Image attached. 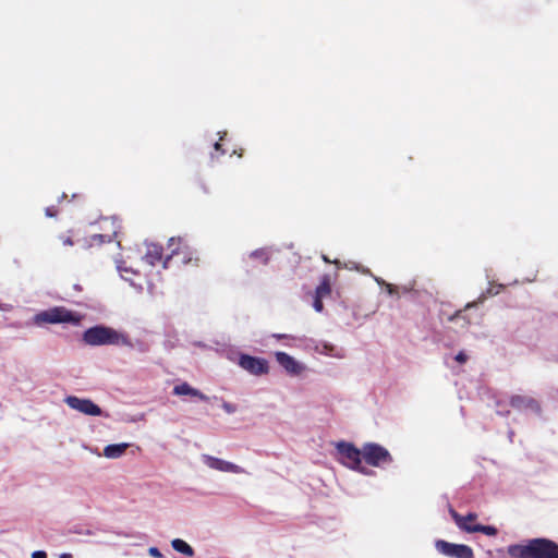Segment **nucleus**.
I'll list each match as a JSON object with an SVG mask.
<instances>
[{
	"label": "nucleus",
	"instance_id": "f257e3e1",
	"mask_svg": "<svg viewBox=\"0 0 558 558\" xmlns=\"http://www.w3.org/2000/svg\"><path fill=\"white\" fill-rule=\"evenodd\" d=\"M510 558H558V544L549 538L537 537L507 548Z\"/></svg>",
	"mask_w": 558,
	"mask_h": 558
},
{
	"label": "nucleus",
	"instance_id": "f03ea898",
	"mask_svg": "<svg viewBox=\"0 0 558 558\" xmlns=\"http://www.w3.org/2000/svg\"><path fill=\"white\" fill-rule=\"evenodd\" d=\"M83 340L85 343L93 347L132 345L126 335L104 325H97L86 329L83 333Z\"/></svg>",
	"mask_w": 558,
	"mask_h": 558
},
{
	"label": "nucleus",
	"instance_id": "7ed1b4c3",
	"mask_svg": "<svg viewBox=\"0 0 558 558\" xmlns=\"http://www.w3.org/2000/svg\"><path fill=\"white\" fill-rule=\"evenodd\" d=\"M336 450L339 456L338 460L345 466L360 471L368 475L371 471L361 465L362 463V449H357L353 444L347 441H339L336 444Z\"/></svg>",
	"mask_w": 558,
	"mask_h": 558
},
{
	"label": "nucleus",
	"instance_id": "20e7f679",
	"mask_svg": "<svg viewBox=\"0 0 558 558\" xmlns=\"http://www.w3.org/2000/svg\"><path fill=\"white\" fill-rule=\"evenodd\" d=\"M34 320L37 325L62 323L77 325L81 316L64 307H52L36 314Z\"/></svg>",
	"mask_w": 558,
	"mask_h": 558
},
{
	"label": "nucleus",
	"instance_id": "39448f33",
	"mask_svg": "<svg viewBox=\"0 0 558 558\" xmlns=\"http://www.w3.org/2000/svg\"><path fill=\"white\" fill-rule=\"evenodd\" d=\"M362 457L366 463L377 468L389 464L392 461L389 451L383 446L374 442H368L363 446Z\"/></svg>",
	"mask_w": 558,
	"mask_h": 558
},
{
	"label": "nucleus",
	"instance_id": "423d86ee",
	"mask_svg": "<svg viewBox=\"0 0 558 558\" xmlns=\"http://www.w3.org/2000/svg\"><path fill=\"white\" fill-rule=\"evenodd\" d=\"M436 550L447 557L451 558H474L473 549L464 544L449 543L444 539L435 542Z\"/></svg>",
	"mask_w": 558,
	"mask_h": 558
},
{
	"label": "nucleus",
	"instance_id": "0eeeda50",
	"mask_svg": "<svg viewBox=\"0 0 558 558\" xmlns=\"http://www.w3.org/2000/svg\"><path fill=\"white\" fill-rule=\"evenodd\" d=\"M64 402L71 409H73L80 413H83L85 415H89V416L105 415L106 417L108 416V414H105L102 412V410L96 403H94L90 399L78 398L76 396H68L64 399Z\"/></svg>",
	"mask_w": 558,
	"mask_h": 558
},
{
	"label": "nucleus",
	"instance_id": "6e6552de",
	"mask_svg": "<svg viewBox=\"0 0 558 558\" xmlns=\"http://www.w3.org/2000/svg\"><path fill=\"white\" fill-rule=\"evenodd\" d=\"M201 460L206 466L215 471L223 473L247 474L246 470L242 466L220 458H216L209 454H202Z\"/></svg>",
	"mask_w": 558,
	"mask_h": 558
},
{
	"label": "nucleus",
	"instance_id": "1a4fd4ad",
	"mask_svg": "<svg viewBox=\"0 0 558 558\" xmlns=\"http://www.w3.org/2000/svg\"><path fill=\"white\" fill-rule=\"evenodd\" d=\"M239 365L252 375L259 376L269 371L268 362L265 359L241 354Z\"/></svg>",
	"mask_w": 558,
	"mask_h": 558
},
{
	"label": "nucleus",
	"instance_id": "9d476101",
	"mask_svg": "<svg viewBox=\"0 0 558 558\" xmlns=\"http://www.w3.org/2000/svg\"><path fill=\"white\" fill-rule=\"evenodd\" d=\"M275 357L278 364L291 376H300L307 369L304 363L286 352L278 351L275 353Z\"/></svg>",
	"mask_w": 558,
	"mask_h": 558
},
{
	"label": "nucleus",
	"instance_id": "9b49d317",
	"mask_svg": "<svg viewBox=\"0 0 558 558\" xmlns=\"http://www.w3.org/2000/svg\"><path fill=\"white\" fill-rule=\"evenodd\" d=\"M510 404L512 408L519 411H526L538 414L541 411L539 403L532 397L529 396H512L510 399Z\"/></svg>",
	"mask_w": 558,
	"mask_h": 558
},
{
	"label": "nucleus",
	"instance_id": "f8f14e48",
	"mask_svg": "<svg viewBox=\"0 0 558 558\" xmlns=\"http://www.w3.org/2000/svg\"><path fill=\"white\" fill-rule=\"evenodd\" d=\"M314 350L318 354L331 356L339 360L344 359L347 356V352L343 348L337 347L327 341L317 342Z\"/></svg>",
	"mask_w": 558,
	"mask_h": 558
},
{
	"label": "nucleus",
	"instance_id": "ddd939ff",
	"mask_svg": "<svg viewBox=\"0 0 558 558\" xmlns=\"http://www.w3.org/2000/svg\"><path fill=\"white\" fill-rule=\"evenodd\" d=\"M172 392L175 396H191V397H195L202 401L208 400V397L206 395H204L198 389L193 388L187 383H182L180 385L174 386Z\"/></svg>",
	"mask_w": 558,
	"mask_h": 558
},
{
	"label": "nucleus",
	"instance_id": "4468645a",
	"mask_svg": "<svg viewBox=\"0 0 558 558\" xmlns=\"http://www.w3.org/2000/svg\"><path fill=\"white\" fill-rule=\"evenodd\" d=\"M464 520L459 519V527L468 533H483L487 536H495L498 533V530L493 525H483V524H474V525H464Z\"/></svg>",
	"mask_w": 558,
	"mask_h": 558
},
{
	"label": "nucleus",
	"instance_id": "2eb2a0df",
	"mask_svg": "<svg viewBox=\"0 0 558 558\" xmlns=\"http://www.w3.org/2000/svg\"><path fill=\"white\" fill-rule=\"evenodd\" d=\"M128 447L126 442L108 445L104 448L102 454L108 459H118L124 454Z\"/></svg>",
	"mask_w": 558,
	"mask_h": 558
},
{
	"label": "nucleus",
	"instance_id": "dca6fc26",
	"mask_svg": "<svg viewBox=\"0 0 558 558\" xmlns=\"http://www.w3.org/2000/svg\"><path fill=\"white\" fill-rule=\"evenodd\" d=\"M162 248L157 244H147V252L144 256V259L149 265L154 266L158 260L161 259Z\"/></svg>",
	"mask_w": 558,
	"mask_h": 558
},
{
	"label": "nucleus",
	"instance_id": "f3484780",
	"mask_svg": "<svg viewBox=\"0 0 558 558\" xmlns=\"http://www.w3.org/2000/svg\"><path fill=\"white\" fill-rule=\"evenodd\" d=\"M171 546L172 548L180 553V554H183L187 557H192L194 556L195 551L194 549L192 548V546H190L185 541L181 539V538H174L171 541Z\"/></svg>",
	"mask_w": 558,
	"mask_h": 558
},
{
	"label": "nucleus",
	"instance_id": "a211bd4d",
	"mask_svg": "<svg viewBox=\"0 0 558 558\" xmlns=\"http://www.w3.org/2000/svg\"><path fill=\"white\" fill-rule=\"evenodd\" d=\"M502 287H504L502 284H498V287H497V289H496V290H495L494 288H488V289H487V291H486V293H483V294L478 298V300H477V301L472 302V303H469V304L466 305V308L474 307V306H476L478 303H482V302L486 299V296H487V295H496V294H498V293L500 292V290L502 289Z\"/></svg>",
	"mask_w": 558,
	"mask_h": 558
},
{
	"label": "nucleus",
	"instance_id": "6ab92c4d",
	"mask_svg": "<svg viewBox=\"0 0 558 558\" xmlns=\"http://www.w3.org/2000/svg\"><path fill=\"white\" fill-rule=\"evenodd\" d=\"M118 268V271L120 272V276L126 280V281H130L131 286L135 287L138 291H142L143 290V287L141 284H135L132 280H130L125 274H135V271L132 269V268H128V267H124L122 264H119L117 266Z\"/></svg>",
	"mask_w": 558,
	"mask_h": 558
},
{
	"label": "nucleus",
	"instance_id": "aec40b11",
	"mask_svg": "<svg viewBox=\"0 0 558 558\" xmlns=\"http://www.w3.org/2000/svg\"><path fill=\"white\" fill-rule=\"evenodd\" d=\"M452 518L456 524L459 526V519L464 520V525H472L471 522L475 521L477 515L475 513H469L468 515H460L459 513L451 511Z\"/></svg>",
	"mask_w": 558,
	"mask_h": 558
},
{
	"label": "nucleus",
	"instance_id": "412c9836",
	"mask_svg": "<svg viewBox=\"0 0 558 558\" xmlns=\"http://www.w3.org/2000/svg\"><path fill=\"white\" fill-rule=\"evenodd\" d=\"M330 293V286L327 278L320 282V284L316 288V295L320 298H325Z\"/></svg>",
	"mask_w": 558,
	"mask_h": 558
},
{
	"label": "nucleus",
	"instance_id": "4be33fe9",
	"mask_svg": "<svg viewBox=\"0 0 558 558\" xmlns=\"http://www.w3.org/2000/svg\"><path fill=\"white\" fill-rule=\"evenodd\" d=\"M250 257L252 258H259L262 259V262L264 264H266L269 259V252L267 248H258V250H255L253 251L251 254H250Z\"/></svg>",
	"mask_w": 558,
	"mask_h": 558
},
{
	"label": "nucleus",
	"instance_id": "5701e85b",
	"mask_svg": "<svg viewBox=\"0 0 558 558\" xmlns=\"http://www.w3.org/2000/svg\"><path fill=\"white\" fill-rule=\"evenodd\" d=\"M375 281L379 284V286H384L386 287L387 289V292L390 294V295H397L398 294V290L399 288L391 284V283H388L386 282L385 280H383L381 278L379 277H374Z\"/></svg>",
	"mask_w": 558,
	"mask_h": 558
},
{
	"label": "nucleus",
	"instance_id": "b1692460",
	"mask_svg": "<svg viewBox=\"0 0 558 558\" xmlns=\"http://www.w3.org/2000/svg\"><path fill=\"white\" fill-rule=\"evenodd\" d=\"M178 248H172V254L167 256L163 260V268H169L173 255H178Z\"/></svg>",
	"mask_w": 558,
	"mask_h": 558
},
{
	"label": "nucleus",
	"instance_id": "393cba45",
	"mask_svg": "<svg viewBox=\"0 0 558 558\" xmlns=\"http://www.w3.org/2000/svg\"><path fill=\"white\" fill-rule=\"evenodd\" d=\"M222 409H223L227 413H229V414H232V413H234V412L236 411L235 405H234V404H232V403H229V402H223V403H222Z\"/></svg>",
	"mask_w": 558,
	"mask_h": 558
},
{
	"label": "nucleus",
	"instance_id": "a878e982",
	"mask_svg": "<svg viewBox=\"0 0 558 558\" xmlns=\"http://www.w3.org/2000/svg\"><path fill=\"white\" fill-rule=\"evenodd\" d=\"M92 240H97L99 243H104V242H110L111 241V238L108 236V235H104V234H95L92 236Z\"/></svg>",
	"mask_w": 558,
	"mask_h": 558
},
{
	"label": "nucleus",
	"instance_id": "bb28decb",
	"mask_svg": "<svg viewBox=\"0 0 558 558\" xmlns=\"http://www.w3.org/2000/svg\"><path fill=\"white\" fill-rule=\"evenodd\" d=\"M148 554L154 558H163V555L157 547H150Z\"/></svg>",
	"mask_w": 558,
	"mask_h": 558
},
{
	"label": "nucleus",
	"instance_id": "cd10ccee",
	"mask_svg": "<svg viewBox=\"0 0 558 558\" xmlns=\"http://www.w3.org/2000/svg\"><path fill=\"white\" fill-rule=\"evenodd\" d=\"M322 299L323 298L316 295V298L314 300L313 306H314L315 311H317V312L323 311L324 305H323Z\"/></svg>",
	"mask_w": 558,
	"mask_h": 558
},
{
	"label": "nucleus",
	"instance_id": "c85d7f7f",
	"mask_svg": "<svg viewBox=\"0 0 558 558\" xmlns=\"http://www.w3.org/2000/svg\"><path fill=\"white\" fill-rule=\"evenodd\" d=\"M454 360L458 363L463 364L468 361V355L463 351H461L454 356Z\"/></svg>",
	"mask_w": 558,
	"mask_h": 558
},
{
	"label": "nucleus",
	"instance_id": "c756f323",
	"mask_svg": "<svg viewBox=\"0 0 558 558\" xmlns=\"http://www.w3.org/2000/svg\"><path fill=\"white\" fill-rule=\"evenodd\" d=\"M32 558H47V554L43 550H37L32 554Z\"/></svg>",
	"mask_w": 558,
	"mask_h": 558
},
{
	"label": "nucleus",
	"instance_id": "7c9ffc66",
	"mask_svg": "<svg viewBox=\"0 0 558 558\" xmlns=\"http://www.w3.org/2000/svg\"><path fill=\"white\" fill-rule=\"evenodd\" d=\"M271 337L276 338V339H292L291 336L286 335V333H274V335H271Z\"/></svg>",
	"mask_w": 558,
	"mask_h": 558
},
{
	"label": "nucleus",
	"instance_id": "2f4dec72",
	"mask_svg": "<svg viewBox=\"0 0 558 558\" xmlns=\"http://www.w3.org/2000/svg\"><path fill=\"white\" fill-rule=\"evenodd\" d=\"M56 214H57V213H56V210L53 209V207H47V208H46V215H47L48 217H54V216H56Z\"/></svg>",
	"mask_w": 558,
	"mask_h": 558
},
{
	"label": "nucleus",
	"instance_id": "473e14b6",
	"mask_svg": "<svg viewBox=\"0 0 558 558\" xmlns=\"http://www.w3.org/2000/svg\"><path fill=\"white\" fill-rule=\"evenodd\" d=\"M496 405H497V408H498V409H497V413H498L499 415H506V414H508V413H509V411L500 409V407H501V403H500V402H497V404H496Z\"/></svg>",
	"mask_w": 558,
	"mask_h": 558
},
{
	"label": "nucleus",
	"instance_id": "72a5a7b5",
	"mask_svg": "<svg viewBox=\"0 0 558 558\" xmlns=\"http://www.w3.org/2000/svg\"><path fill=\"white\" fill-rule=\"evenodd\" d=\"M64 245H73V241L71 238H61Z\"/></svg>",
	"mask_w": 558,
	"mask_h": 558
},
{
	"label": "nucleus",
	"instance_id": "f704fd0d",
	"mask_svg": "<svg viewBox=\"0 0 558 558\" xmlns=\"http://www.w3.org/2000/svg\"><path fill=\"white\" fill-rule=\"evenodd\" d=\"M191 260H192V256H191V255H189V256H187V255H184V257H183V259H182V263H183V264H187V263H190Z\"/></svg>",
	"mask_w": 558,
	"mask_h": 558
},
{
	"label": "nucleus",
	"instance_id": "c9c22d12",
	"mask_svg": "<svg viewBox=\"0 0 558 558\" xmlns=\"http://www.w3.org/2000/svg\"><path fill=\"white\" fill-rule=\"evenodd\" d=\"M175 241H177V239H175V238H171V239L169 240V247L174 246Z\"/></svg>",
	"mask_w": 558,
	"mask_h": 558
},
{
	"label": "nucleus",
	"instance_id": "e433bc0d",
	"mask_svg": "<svg viewBox=\"0 0 558 558\" xmlns=\"http://www.w3.org/2000/svg\"><path fill=\"white\" fill-rule=\"evenodd\" d=\"M401 290H402V292H404V293H405V292H410V291L412 290V288H411V287L403 286V287L401 288Z\"/></svg>",
	"mask_w": 558,
	"mask_h": 558
},
{
	"label": "nucleus",
	"instance_id": "4c0bfd02",
	"mask_svg": "<svg viewBox=\"0 0 558 558\" xmlns=\"http://www.w3.org/2000/svg\"><path fill=\"white\" fill-rule=\"evenodd\" d=\"M59 558H72L71 554H61Z\"/></svg>",
	"mask_w": 558,
	"mask_h": 558
},
{
	"label": "nucleus",
	"instance_id": "58836bf2",
	"mask_svg": "<svg viewBox=\"0 0 558 558\" xmlns=\"http://www.w3.org/2000/svg\"><path fill=\"white\" fill-rule=\"evenodd\" d=\"M460 317H462V312H461V311H460V312H458V313L452 317V319H454V318H460Z\"/></svg>",
	"mask_w": 558,
	"mask_h": 558
},
{
	"label": "nucleus",
	"instance_id": "ea45409f",
	"mask_svg": "<svg viewBox=\"0 0 558 558\" xmlns=\"http://www.w3.org/2000/svg\"><path fill=\"white\" fill-rule=\"evenodd\" d=\"M220 147H221V146H220V144H219V143H216V144H215V149H216V150H219V149H220Z\"/></svg>",
	"mask_w": 558,
	"mask_h": 558
},
{
	"label": "nucleus",
	"instance_id": "a19ab883",
	"mask_svg": "<svg viewBox=\"0 0 558 558\" xmlns=\"http://www.w3.org/2000/svg\"><path fill=\"white\" fill-rule=\"evenodd\" d=\"M360 270V268H357ZM363 274H371L368 269H361Z\"/></svg>",
	"mask_w": 558,
	"mask_h": 558
},
{
	"label": "nucleus",
	"instance_id": "79ce46f5",
	"mask_svg": "<svg viewBox=\"0 0 558 558\" xmlns=\"http://www.w3.org/2000/svg\"><path fill=\"white\" fill-rule=\"evenodd\" d=\"M512 436H513V432H510V433H509L510 441H512Z\"/></svg>",
	"mask_w": 558,
	"mask_h": 558
}]
</instances>
